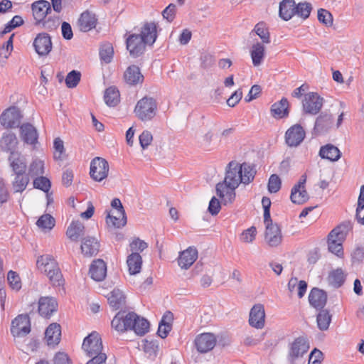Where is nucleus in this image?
I'll return each mask as SVG.
<instances>
[{
	"instance_id": "nucleus-4",
	"label": "nucleus",
	"mask_w": 364,
	"mask_h": 364,
	"mask_svg": "<svg viewBox=\"0 0 364 364\" xmlns=\"http://www.w3.org/2000/svg\"><path fill=\"white\" fill-rule=\"evenodd\" d=\"M37 267L55 286L63 284V275L56 260L49 255H42L37 260Z\"/></svg>"
},
{
	"instance_id": "nucleus-46",
	"label": "nucleus",
	"mask_w": 364,
	"mask_h": 364,
	"mask_svg": "<svg viewBox=\"0 0 364 364\" xmlns=\"http://www.w3.org/2000/svg\"><path fill=\"white\" fill-rule=\"evenodd\" d=\"M331 321V316L327 310H321L317 315L318 327L321 331L328 328Z\"/></svg>"
},
{
	"instance_id": "nucleus-54",
	"label": "nucleus",
	"mask_w": 364,
	"mask_h": 364,
	"mask_svg": "<svg viewBox=\"0 0 364 364\" xmlns=\"http://www.w3.org/2000/svg\"><path fill=\"white\" fill-rule=\"evenodd\" d=\"M81 74L80 72L73 70L70 72L65 79L66 85L70 88H73L77 86L80 80Z\"/></svg>"
},
{
	"instance_id": "nucleus-38",
	"label": "nucleus",
	"mask_w": 364,
	"mask_h": 364,
	"mask_svg": "<svg viewBox=\"0 0 364 364\" xmlns=\"http://www.w3.org/2000/svg\"><path fill=\"white\" fill-rule=\"evenodd\" d=\"M341 151L332 144H326L321 147L319 156L331 161H337L341 158Z\"/></svg>"
},
{
	"instance_id": "nucleus-15",
	"label": "nucleus",
	"mask_w": 364,
	"mask_h": 364,
	"mask_svg": "<svg viewBox=\"0 0 364 364\" xmlns=\"http://www.w3.org/2000/svg\"><path fill=\"white\" fill-rule=\"evenodd\" d=\"M249 323L252 327L257 329H262L264 326L265 311L262 304H255L250 309Z\"/></svg>"
},
{
	"instance_id": "nucleus-44",
	"label": "nucleus",
	"mask_w": 364,
	"mask_h": 364,
	"mask_svg": "<svg viewBox=\"0 0 364 364\" xmlns=\"http://www.w3.org/2000/svg\"><path fill=\"white\" fill-rule=\"evenodd\" d=\"M44 173V162L43 161L35 159L32 161L28 166V176L31 177H38Z\"/></svg>"
},
{
	"instance_id": "nucleus-31",
	"label": "nucleus",
	"mask_w": 364,
	"mask_h": 364,
	"mask_svg": "<svg viewBox=\"0 0 364 364\" xmlns=\"http://www.w3.org/2000/svg\"><path fill=\"white\" fill-rule=\"evenodd\" d=\"M107 300L109 306L114 310L122 308L126 303V297L119 289H114L108 294Z\"/></svg>"
},
{
	"instance_id": "nucleus-33",
	"label": "nucleus",
	"mask_w": 364,
	"mask_h": 364,
	"mask_svg": "<svg viewBox=\"0 0 364 364\" xmlns=\"http://www.w3.org/2000/svg\"><path fill=\"white\" fill-rule=\"evenodd\" d=\"M295 9L294 0H283L279 4V16L284 21H289L295 15Z\"/></svg>"
},
{
	"instance_id": "nucleus-62",
	"label": "nucleus",
	"mask_w": 364,
	"mask_h": 364,
	"mask_svg": "<svg viewBox=\"0 0 364 364\" xmlns=\"http://www.w3.org/2000/svg\"><path fill=\"white\" fill-rule=\"evenodd\" d=\"M176 6L173 4H170L162 12L163 17L168 22L173 21L176 15Z\"/></svg>"
},
{
	"instance_id": "nucleus-23",
	"label": "nucleus",
	"mask_w": 364,
	"mask_h": 364,
	"mask_svg": "<svg viewBox=\"0 0 364 364\" xmlns=\"http://www.w3.org/2000/svg\"><path fill=\"white\" fill-rule=\"evenodd\" d=\"M124 79L125 82L130 85H136L142 83L144 81V76L141 74L140 69L136 65L129 66L124 73Z\"/></svg>"
},
{
	"instance_id": "nucleus-42",
	"label": "nucleus",
	"mask_w": 364,
	"mask_h": 364,
	"mask_svg": "<svg viewBox=\"0 0 364 364\" xmlns=\"http://www.w3.org/2000/svg\"><path fill=\"white\" fill-rule=\"evenodd\" d=\"M149 323L144 318L136 315L135 321H133L131 330H133L137 335L144 336L149 331Z\"/></svg>"
},
{
	"instance_id": "nucleus-24",
	"label": "nucleus",
	"mask_w": 364,
	"mask_h": 364,
	"mask_svg": "<svg viewBox=\"0 0 364 364\" xmlns=\"http://www.w3.org/2000/svg\"><path fill=\"white\" fill-rule=\"evenodd\" d=\"M20 132L21 137L25 143L35 145L38 142V132L32 124H23L20 127Z\"/></svg>"
},
{
	"instance_id": "nucleus-10",
	"label": "nucleus",
	"mask_w": 364,
	"mask_h": 364,
	"mask_svg": "<svg viewBox=\"0 0 364 364\" xmlns=\"http://www.w3.org/2000/svg\"><path fill=\"white\" fill-rule=\"evenodd\" d=\"M306 136V132L300 124H294L289 127L285 133V141L290 147L299 146Z\"/></svg>"
},
{
	"instance_id": "nucleus-58",
	"label": "nucleus",
	"mask_w": 364,
	"mask_h": 364,
	"mask_svg": "<svg viewBox=\"0 0 364 364\" xmlns=\"http://www.w3.org/2000/svg\"><path fill=\"white\" fill-rule=\"evenodd\" d=\"M7 280L10 287L15 290H18L21 287V280L19 276L14 271L9 272L7 275Z\"/></svg>"
},
{
	"instance_id": "nucleus-9",
	"label": "nucleus",
	"mask_w": 364,
	"mask_h": 364,
	"mask_svg": "<svg viewBox=\"0 0 364 364\" xmlns=\"http://www.w3.org/2000/svg\"><path fill=\"white\" fill-rule=\"evenodd\" d=\"M240 183H242V175L239 168V164L231 161L228 164L225 177L222 183L227 185L229 188H237Z\"/></svg>"
},
{
	"instance_id": "nucleus-47",
	"label": "nucleus",
	"mask_w": 364,
	"mask_h": 364,
	"mask_svg": "<svg viewBox=\"0 0 364 364\" xmlns=\"http://www.w3.org/2000/svg\"><path fill=\"white\" fill-rule=\"evenodd\" d=\"M36 225L43 230H50L55 226V219L49 214H44L37 220Z\"/></svg>"
},
{
	"instance_id": "nucleus-61",
	"label": "nucleus",
	"mask_w": 364,
	"mask_h": 364,
	"mask_svg": "<svg viewBox=\"0 0 364 364\" xmlns=\"http://www.w3.org/2000/svg\"><path fill=\"white\" fill-rule=\"evenodd\" d=\"M129 247L130 250L132 252H135L136 251L142 252L144 250L147 248L148 245L139 238H136L130 243Z\"/></svg>"
},
{
	"instance_id": "nucleus-16",
	"label": "nucleus",
	"mask_w": 364,
	"mask_h": 364,
	"mask_svg": "<svg viewBox=\"0 0 364 364\" xmlns=\"http://www.w3.org/2000/svg\"><path fill=\"white\" fill-rule=\"evenodd\" d=\"M216 342V337L210 333H202L195 339L196 347L200 353H207L215 347Z\"/></svg>"
},
{
	"instance_id": "nucleus-11",
	"label": "nucleus",
	"mask_w": 364,
	"mask_h": 364,
	"mask_svg": "<svg viewBox=\"0 0 364 364\" xmlns=\"http://www.w3.org/2000/svg\"><path fill=\"white\" fill-rule=\"evenodd\" d=\"M323 99L316 92H309L304 96L303 100L304 110L306 113L316 114L321 109Z\"/></svg>"
},
{
	"instance_id": "nucleus-45",
	"label": "nucleus",
	"mask_w": 364,
	"mask_h": 364,
	"mask_svg": "<svg viewBox=\"0 0 364 364\" xmlns=\"http://www.w3.org/2000/svg\"><path fill=\"white\" fill-rule=\"evenodd\" d=\"M105 101L109 107L116 106L119 102V92L117 89L114 87H109L105 90Z\"/></svg>"
},
{
	"instance_id": "nucleus-12",
	"label": "nucleus",
	"mask_w": 364,
	"mask_h": 364,
	"mask_svg": "<svg viewBox=\"0 0 364 364\" xmlns=\"http://www.w3.org/2000/svg\"><path fill=\"white\" fill-rule=\"evenodd\" d=\"M30 331V321L28 316L19 315L12 321L11 332L14 336H24Z\"/></svg>"
},
{
	"instance_id": "nucleus-3",
	"label": "nucleus",
	"mask_w": 364,
	"mask_h": 364,
	"mask_svg": "<svg viewBox=\"0 0 364 364\" xmlns=\"http://www.w3.org/2000/svg\"><path fill=\"white\" fill-rule=\"evenodd\" d=\"M351 229L349 222L343 223L333 229L328 236V250L338 257H343V242Z\"/></svg>"
},
{
	"instance_id": "nucleus-28",
	"label": "nucleus",
	"mask_w": 364,
	"mask_h": 364,
	"mask_svg": "<svg viewBox=\"0 0 364 364\" xmlns=\"http://www.w3.org/2000/svg\"><path fill=\"white\" fill-rule=\"evenodd\" d=\"M91 278L95 281L103 280L107 275V266L102 259L93 261L90 268Z\"/></svg>"
},
{
	"instance_id": "nucleus-60",
	"label": "nucleus",
	"mask_w": 364,
	"mask_h": 364,
	"mask_svg": "<svg viewBox=\"0 0 364 364\" xmlns=\"http://www.w3.org/2000/svg\"><path fill=\"white\" fill-rule=\"evenodd\" d=\"M153 136L149 131H144L139 136V143L143 149H146L151 143Z\"/></svg>"
},
{
	"instance_id": "nucleus-52",
	"label": "nucleus",
	"mask_w": 364,
	"mask_h": 364,
	"mask_svg": "<svg viewBox=\"0 0 364 364\" xmlns=\"http://www.w3.org/2000/svg\"><path fill=\"white\" fill-rule=\"evenodd\" d=\"M144 350L149 358L154 359L157 355L159 345L156 341H146L144 345Z\"/></svg>"
},
{
	"instance_id": "nucleus-43",
	"label": "nucleus",
	"mask_w": 364,
	"mask_h": 364,
	"mask_svg": "<svg viewBox=\"0 0 364 364\" xmlns=\"http://www.w3.org/2000/svg\"><path fill=\"white\" fill-rule=\"evenodd\" d=\"M239 168L242 175V183L248 184L254 179L256 171L251 165L243 163L240 165L239 164Z\"/></svg>"
},
{
	"instance_id": "nucleus-21",
	"label": "nucleus",
	"mask_w": 364,
	"mask_h": 364,
	"mask_svg": "<svg viewBox=\"0 0 364 364\" xmlns=\"http://www.w3.org/2000/svg\"><path fill=\"white\" fill-rule=\"evenodd\" d=\"M9 161L14 173H26V159L20 152H12L9 156Z\"/></svg>"
},
{
	"instance_id": "nucleus-2",
	"label": "nucleus",
	"mask_w": 364,
	"mask_h": 364,
	"mask_svg": "<svg viewBox=\"0 0 364 364\" xmlns=\"http://www.w3.org/2000/svg\"><path fill=\"white\" fill-rule=\"evenodd\" d=\"M82 348L91 359L86 364H105L107 355L102 353L103 346L100 334L95 331L83 341Z\"/></svg>"
},
{
	"instance_id": "nucleus-8",
	"label": "nucleus",
	"mask_w": 364,
	"mask_h": 364,
	"mask_svg": "<svg viewBox=\"0 0 364 364\" xmlns=\"http://www.w3.org/2000/svg\"><path fill=\"white\" fill-rule=\"evenodd\" d=\"M21 114L16 107H10L0 115V124L5 128L18 127L21 122Z\"/></svg>"
},
{
	"instance_id": "nucleus-55",
	"label": "nucleus",
	"mask_w": 364,
	"mask_h": 364,
	"mask_svg": "<svg viewBox=\"0 0 364 364\" xmlns=\"http://www.w3.org/2000/svg\"><path fill=\"white\" fill-rule=\"evenodd\" d=\"M33 187L48 192L50 188V182L46 177L41 176L33 180Z\"/></svg>"
},
{
	"instance_id": "nucleus-53",
	"label": "nucleus",
	"mask_w": 364,
	"mask_h": 364,
	"mask_svg": "<svg viewBox=\"0 0 364 364\" xmlns=\"http://www.w3.org/2000/svg\"><path fill=\"white\" fill-rule=\"evenodd\" d=\"M257 230L255 227H251L244 230L240 235V240L241 242L245 243L252 242L256 237Z\"/></svg>"
},
{
	"instance_id": "nucleus-40",
	"label": "nucleus",
	"mask_w": 364,
	"mask_h": 364,
	"mask_svg": "<svg viewBox=\"0 0 364 364\" xmlns=\"http://www.w3.org/2000/svg\"><path fill=\"white\" fill-rule=\"evenodd\" d=\"M29 176L26 173H15V177L12 181V186L14 192H23L29 183Z\"/></svg>"
},
{
	"instance_id": "nucleus-41",
	"label": "nucleus",
	"mask_w": 364,
	"mask_h": 364,
	"mask_svg": "<svg viewBox=\"0 0 364 364\" xmlns=\"http://www.w3.org/2000/svg\"><path fill=\"white\" fill-rule=\"evenodd\" d=\"M290 199L294 203L303 204L308 200L309 195L306 188L293 186Z\"/></svg>"
},
{
	"instance_id": "nucleus-56",
	"label": "nucleus",
	"mask_w": 364,
	"mask_h": 364,
	"mask_svg": "<svg viewBox=\"0 0 364 364\" xmlns=\"http://www.w3.org/2000/svg\"><path fill=\"white\" fill-rule=\"evenodd\" d=\"M318 19L326 26H331L333 24V16L331 14L324 9L318 10Z\"/></svg>"
},
{
	"instance_id": "nucleus-29",
	"label": "nucleus",
	"mask_w": 364,
	"mask_h": 364,
	"mask_svg": "<svg viewBox=\"0 0 364 364\" xmlns=\"http://www.w3.org/2000/svg\"><path fill=\"white\" fill-rule=\"evenodd\" d=\"M31 8L34 18L40 22L46 17L48 11H50V4L47 1L40 0L33 3Z\"/></svg>"
},
{
	"instance_id": "nucleus-63",
	"label": "nucleus",
	"mask_w": 364,
	"mask_h": 364,
	"mask_svg": "<svg viewBox=\"0 0 364 364\" xmlns=\"http://www.w3.org/2000/svg\"><path fill=\"white\" fill-rule=\"evenodd\" d=\"M242 92L240 89L236 90L229 99L227 100V104L230 107H235L242 99Z\"/></svg>"
},
{
	"instance_id": "nucleus-14",
	"label": "nucleus",
	"mask_w": 364,
	"mask_h": 364,
	"mask_svg": "<svg viewBox=\"0 0 364 364\" xmlns=\"http://www.w3.org/2000/svg\"><path fill=\"white\" fill-rule=\"evenodd\" d=\"M334 126V119L333 114L328 111L322 112L317 117L314 131L321 134L328 132Z\"/></svg>"
},
{
	"instance_id": "nucleus-27",
	"label": "nucleus",
	"mask_w": 364,
	"mask_h": 364,
	"mask_svg": "<svg viewBox=\"0 0 364 364\" xmlns=\"http://www.w3.org/2000/svg\"><path fill=\"white\" fill-rule=\"evenodd\" d=\"M97 23V18L94 14L84 11L78 19V27L81 31L87 32L94 28Z\"/></svg>"
},
{
	"instance_id": "nucleus-32",
	"label": "nucleus",
	"mask_w": 364,
	"mask_h": 364,
	"mask_svg": "<svg viewBox=\"0 0 364 364\" xmlns=\"http://www.w3.org/2000/svg\"><path fill=\"white\" fill-rule=\"evenodd\" d=\"M250 55L255 67L262 65L265 57V47L262 43H254L250 48Z\"/></svg>"
},
{
	"instance_id": "nucleus-34",
	"label": "nucleus",
	"mask_w": 364,
	"mask_h": 364,
	"mask_svg": "<svg viewBox=\"0 0 364 364\" xmlns=\"http://www.w3.org/2000/svg\"><path fill=\"white\" fill-rule=\"evenodd\" d=\"M272 117L282 119L289 114V102L287 99L282 98L280 101L274 103L271 107Z\"/></svg>"
},
{
	"instance_id": "nucleus-50",
	"label": "nucleus",
	"mask_w": 364,
	"mask_h": 364,
	"mask_svg": "<svg viewBox=\"0 0 364 364\" xmlns=\"http://www.w3.org/2000/svg\"><path fill=\"white\" fill-rule=\"evenodd\" d=\"M113 53V48L110 43L103 44L100 50V58L106 63L111 62Z\"/></svg>"
},
{
	"instance_id": "nucleus-57",
	"label": "nucleus",
	"mask_w": 364,
	"mask_h": 364,
	"mask_svg": "<svg viewBox=\"0 0 364 364\" xmlns=\"http://www.w3.org/2000/svg\"><path fill=\"white\" fill-rule=\"evenodd\" d=\"M282 181L277 174H272L269 177L268 182V191L270 193H277L281 188Z\"/></svg>"
},
{
	"instance_id": "nucleus-25",
	"label": "nucleus",
	"mask_w": 364,
	"mask_h": 364,
	"mask_svg": "<svg viewBox=\"0 0 364 364\" xmlns=\"http://www.w3.org/2000/svg\"><path fill=\"white\" fill-rule=\"evenodd\" d=\"M100 250V243L94 237H86L81 245L82 253L87 257L96 255Z\"/></svg>"
},
{
	"instance_id": "nucleus-30",
	"label": "nucleus",
	"mask_w": 364,
	"mask_h": 364,
	"mask_svg": "<svg viewBox=\"0 0 364 364\" xmlns=\"http://www.w3.org/2000/svg\"><path fill=\"white\" fill-rule=\"evenodd\" d=\"M61 328L56 323H51L46 329L45 339L48 346L57 345L60 341Z\"/></svg>"
},
{
	"instance_id": "nucleus-13",
	"label": "nucleus",
	"mask_w": 364,
	"mask_h": 364,
	"mask_svg": "<svg viewBox=\"0 0 364 364\" xmlns=\"http://www.w3.org/2000/svg\"><path fill=\"white\" fill-rule=\"evenodd\" d=\"M309 348V344L306 338L299 337L291 343L289 352V359L291 363H294L296 359L301 358Z\"/></svg>"
},
{
	"instance_id": "nucleus-39",
	"label": "nucleus",
	"mask_w": 364,
	"mask_h": 364,
	"mask_svg": "<svg viewBox=\"0 0 364 364\" xmlns=\"http://www.w3.org/2000/svg\"><path fill=\"white\" fill-rule=\"evenodd\" d=\"M127 264L130 274H136L141 270L142 258L138 252H132L127 257Z\"/></svg>"
},
{
	"instance_id": "nucleus-1",
	"label": "nucleus",
	"mask_w": 364,
	"mask_h": 364,
	"mask_svg": "<svg viewBox=\"0 0 364 364\" xmlns=\"http://www.w3.org/2000/svg\"><path fill=\"white\" fill-rule=\"evenodd\" d=\"M157 38V25L146 22L141 28L140 34H132L126 41L127 48L133 57H138L145 50L146 46H151Z\"/></svg>"
},
{
	"instance_id": "nucleus-51",
	"label": "nucleus",
	"mask_w": 364,
	"mask_h": 364,
	"mask_svg": "<svg viewBox=\"0 0 364 364\" xmlns=\"http://www.w3.org/2000/svg\"><path fill=\"white\" fill-rule=\"evenodd\" d=\"M328 279L335 287H340L344 282V274L341 269H337L329 274Z\"/></svg>"
},
{
	"instance_id": "nucleus-5",
	"label": "nucleus",
	"mask_w": 364,
	"mask_h": 364,
	"mask_svg": "<svg viewBox=\"0 0 364 364\" xmlns=\"http://www.w3.org/2000/svg\"><path fill=\"white\" fill-rule=\"evenodd\" d=\"M156 102L152 97H143L136 104L134 112L142 121L150 120L156 114Z\"/></svg>"
},
{
	"instance_id": "nucleus-20",
	"label": "nucleus",
	"mask_w": 364,
	"mask_h": 364,
	"mask_svg": "<svg viewBox=\"0 0 364 364\" xmlns=\"http://www.w3.org/2000/svg\"><path fill=\"white\" fill-rule=\"evenodd\" d=\"M58 303L53 297H41L38 301V312L43 317L50 316L57 311Z\"/></svg>"
},
{
	"instance_id": "nucleus-49",
	"label": "nucleus",
	"mask_w": 364,
	"mask_h": 364,
	"mask_svg": "<svg viewBox=\"0 0 364 364\" xmlns=\"http://www.w3.org/2000/svg\"><path fill=\"white\" fill-rule=\"evenodd\" d=\"M311 9L312 7L310 4L306 2L299 3L296 5L295 15L306 19L309 16Z\"/></svg>"
},
{
	"instance_id": "nucleus-7",
	"label": "nucleus",
	"mask_w": 364,
	"mask_h": 364,
	"mask_svg": "<svg viewBox=\"0 0 364 364\" xmlns=\"http://www.w3.org/2000/svg\"><path fill=\"white\" fill-rule=\"evenodd\" d=\"M136 314L134 312L119 311L112 321V327L118 332L123 333L131 330L132 323L135 321Z\"/></svg>"
},
{
	"instance_id": "nucleus-19",
	"label": "nucleus",
	"mask_w": 364,
	"mask_h": 364,
	"mask_svg": "<svg viewBox=\"0 0 364 364\" xmlns=\"http://www.w3.org/2000/svg\"><path fill=\"white\" fill-rule=\"evenodd\" d=\"M197 258L198 251L196 248L189 247L180 253L178 263L182 269H187L195 262Z\"/></svg>"
},
{
	"instance_id": "nucleus-37",
	"label": "nucleus",
	"mask_w": 364,
	"mask_h": 364,
	"mask_svg": "<svg viewBox=\"0 0 364 364\" xmlns=\"http://www.w3.org/2000/svg\"><path fill=\"white\" fill-rule=\"evenodd\" d=\"M236 188H232L222 183H218L216 186L217 195L221 198L225 204L231 203L235 198Z\"/></svg>"
},
{
	"instance_id": "nucleus-22",
	"label": "nucleus",
	"mask_w": 364,
	"mask_h": 364,
	"mask_svg": "<svg viewBox=\"0 0 364 364\" xmlns=\"http://www.w3.org/2000/svg\"><path fill=\"white\" fill-rule=\"evenodd\" d=\"M106 222L109 227L120 228L127 223V217L124 210L117 209L109 213Z\"/></svg>"
},
{
	"instance_id": "nucleus-36",
	"label": "nucleus",
	"mask_w": 364,
	"mask_h": 364,
	"mask_svg": "<svg viewBox=\"0 0 364 364\" xmlns=\"http://www.w3.org/2000/svg\"><path fill=\"white\" fill-rule=\"evenodd\" d=\"M18 144V139L13 133H6L3 135L0 140V146L3 151L10 152H16L15 151Z\"/></svg>"
},
{
	"instance_id": "nucleus-48",
	"label": "nucleus",
	"mask_w": 364,
	"mask_h": 364,
	"mask_svg": "<svg viewBox=\"0 0 364 364\" xmlns=\"http://www.w3.org/2000/svg\"><path fill=\"white\" fill-rule=\"evenodd\" d=\"M253 31L259 36L262 41V43H269L270 42L269 33L264 22L258 23Z\"/></svg>"
},
{
	"instance_id": "nucleus-6",
	"label": "nucleus",
	"mask_w": 364,
	"mask_h": 364,
	"mask_svg": "<svg viewBox=\"0 0 364 364\" xmlns=\"http://www.w3.org/2000/svg\"><path fill=\"white\" fill-rule=\"evenodd\" d=\"M109 170V164L104 158L95 157L90 162V175L95 181L100 182L105 179Z\"/></svg>"
},
{
	"instance_id": "nucleus-18",
	"label": "nucleus",
	"mask_w": 364,
	"mask_h": 364,
	"mask_svg": "<svg viewBox=\"0 0 364 364\" xmlns=\"http://www.w3.org/2000/svg\"><path fill=\"white\" fill-rule=\"evenodd\" d=\"M265 241L271 247H277L282 240L281 229L277 224L267 223L265 231Z\"/></svg>"
},
{
	"instance_id": "nucleus-17",
	"label": "nucleus",
	"mask_w": 364,
	"mask_h": 364,
	"mask_svg": "<svg viewBox=\"0 0 364 364\" xmlns=\"http://www.w3.org/2000/svg\"><path fill=\"white\" fill-rule=\"evenodd\" d=\"M33 47L39 55H47L52 49V42L49 35L46 33H39L34 39Z\"/></svg>"
},
{
	"instance_id": "nucleus-35",
	"label": "nucleus",
	"mask_w": 364,
	"mask_h": 364,
	"mask_svg": "<svg viewBox=\"0 0 364 364\" xmlns=\"http://www.w3.org/2000/svg\"><path fill=\"white\" fill-rule=\"evenodd\" d=\"M85 235V226L80 221H73L68 226L66 235L73 241H78Z\"/></svg>"
},
{
	"instance_id": "nucleus-64",
	"label": "nucleus",
	"mask_w": 364,
	"mask_h": 364,
	"mask_svg": "<svg viewBox=\"0 0 364 364\" xmlns=\"http://www.w3.org/2000/svg\"><path fill=\"white\" fill-rule=\"evenodd\" d=\"M322 355V352L315 348L309 355V364H320Z\"/></svg>"
},
{
	"instance_id": "nucleus-59",
	"label": "nucleus",
	"mask_w": 364,
	"mask_h": 364,
	"mask_svg": "<svg viewBox=\"0 0 364 364\" xmlns=\"http://www.w3.org/2000/svg\"><path fill=\"white\" fill-rule=\"evenodd\" d=\"M53 147L55 149L54 158L56 160H62L63 154L65 151L63 141L60 138H56L53 142Z\"/></svg>"
},
{
	"instance_id": "nucleus-26",
	"label": "nucleus",
	"mask_w": 364,
	"mask_h": 364,
	"mask_svg": "<svg viewBox=\"0 0 364 364\" xmlns=\"http://www.w3.org/2000/svg\"><path fill=\"white\" fill-rule=\"evenodd\" d=\"M310 304L317 309H323L326 304V293L318 288H313L309 296Z\"/></svg>"
}]
</instances>
